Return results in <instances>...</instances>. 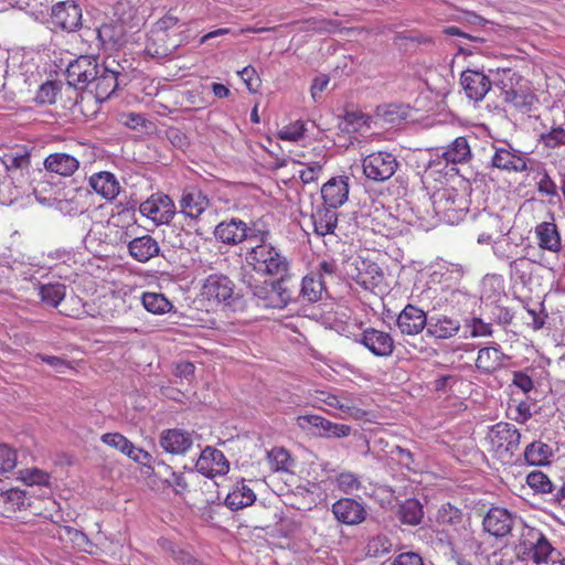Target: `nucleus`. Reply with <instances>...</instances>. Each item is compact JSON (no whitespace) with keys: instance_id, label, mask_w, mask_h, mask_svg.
I'll use <instances>...</instances> for the list:
<instances>
[{"instance_id":"nucleus-1","label":"nucleus","mask_w":565,"mask_h":565,"mask_svg":"<svg viewBox=\"0 0 565 565\" xmlns=\"http://www.w3.org/2000/svg\"><path fill=\"white\" fill-rule=\"evenodd\" d=\"M268 237V231H262L258 235L249 234V241H255L257 244L247 250L246 263L258 274L284 276L289 269V262L271 244L267 243Z\"/></svg>"},{"instance_id":"nucleus-2","label":"nucleus","mask_w":565,"mask_h":565,"mask_svg":"<svg viewBox=\"0 0 565 565\" xmlns=\"http://www.w3.org/2000/svg\"><path fill=\"white\" fill-rule=\"evenodd\" d=\"M198 298L207 310H216L233 307L239 296L235 291L234 281L227 275L214 273L201 280Z\"/></svg>"},{"instance_id":"nucleus-3","label":"nucleus","mask_w":565,"mask_h":565,"mask_svg":"<svg viewBox=\"0 0 565 565\" xmlns=\"http://www.w3.org/2000/svg\"><path fill=\"white\" fill-rule=\"evenodd\" d=\"M521 433L510 423L500 422L487 434V450L501 462H510L520 448Z\"/></svg>"},{"instance_id":"nucleus-4","label":"nucleus","mask_w":565,"mask_h":565,"mask_svg":"<svg viewBox=\"0 0 565 565\" xmlns=\"http://www.w3.org/2000/svg\"><path fill=\"white\" fill-rule=\"evenodd\" d=\"M515 553L522 561L531 559L535 565H547L553 561L552 556L556 550L542 531L525 526L515 546Z\"/></svg>"},{"instance_id":"nucleus-5","label":"nucleus","mask_w":565,"mask_h":565,"mask_svg":"<svg viewBox=\"0 0 565 565\" xmlns=\"http://www.w3.org/2000/svg\"><path fill=\"white\" fill-rule=\"evenodd\" d=\"M41 301L50 307L58 308L60 313L78 318L83 311L82 299L73 296L66 299V286L61 282L43 284L39 288Z\"/></svg>"},{"instance_id":"nucleus-6","label":"nucleus","mask_w":565,"mask_h":565,"mask_svg":"<svg viewBox=\"0 0 565 565\" xmlns=\"http://www.w3.org/2000/svg\"><path fill=\"white\" fill-rule=\"evenodd\" d=\"M47 23L55 32H76L83 25V10L74 0L58 1L52 6Z\"/></svg>"},{"instance_id":"nucleus-7","label":"nucleus","mask_w":565,"mask_h":565,"mask_svg":"<svg viewBox=\"0 0 565 565\" xmlns=\"http://www.w3.org/2000/svg\"><path fill=\"white\" fill-rule=\"evenodd\" d=\"M362 168L366 179L374 182H384L395 174L398 161L391 152L375 151L362 160Z\"/></svg>"},{"instance_id":"nucleus-8","label":"nucleus","mask_w":565,"mask_h":565,"mask_svg":"<svg viewBox=\"0 0 565 565\" xmlns=\"http://www.w3.org/2000/svg\"><path fill=\"white\" fill-rule=\"evenodd\" d=\"M139 212L156 225L168 224L175 215V205L168 194L157 192L140 204Z\"/></svg>"},{"instance_id":"nucleus-9","label":"nucleus","mask_w":565,"mask_h":565,"mask_svg":"<svg viewBox=\"0 0 565 565\" xmlns=\"http://www.w3.org/2000/svg\"><path fill=\"white\" fill-rule=\"evenodd\" d=\"M114 63L115 60L110 61L107 58L102 68H99L96 77L87 87L99 103L107 100L116 92L120 83V77L124 76L120 71L111 67Z\"/></svg>"},{"instance_id":"nucleus-10","label":"nucleus","mask_w":565,"mask_h":565,"mask_svg":"<svg viewBox=\"0 0 565 565\" xmlns=\"http://www.w3.org/2000/svg\"><path fill=\"white\" fill-rule=\"evenodd\" d=\"M348 276L365 290H374L384 279L375 262L360 257L349 264Z\"/></svg>"},{"instance_id":"nucleus-11","label":"nucleus","mask_w":565,"mask_h":565,"mask_svg":"<svg viewBox=\"0 0 565 565\" xmlns=\"http://www.w3.org/2000/svg\"><path fill=\"white\" fill-rule=\"evenodd\" d=\"M97 60L93 56L82 55L71 62L66 68V81L75 88L84 89L99 72Z\"/></svg>"},{"instance_id":"nucleus-12","label":"nucleus","mask_w":565,"mask_h":565,"mask_svg":"<svg viewBox=\"0 0 565 565\" xmlns=\"http://www.w3.org/2000/svg\"><path fill=\"white\" fill-rule=\"evenodd\" d=\"M461 203L462 198H460L458 191L451 186L438 189L431 195V204L435 213L448 222H454L460 216L463 210Z\"/></svg>"},{"instance_id":"nucleus-13","label":"nucleus","mask_w":565,"mask_h":565,"mask_svg":"<svg viewBox=\"0 0 565 565\" xmlns=\"http://www.w3.org/2000/svg\"><path fill=\"white\" fill-rule=\"evenodd\" d=\"M530 159L513 148L494 147L491 167L509 173H522L529 169Z\"/></svg>"},{"instance_id":"nucleus-14","label":"nucleus","mask_w":565,"mask_h":565,"mask_svg":"<svg viewBox=\"0 0 565 565\" xmlns=\"http://www.w3.org/2000/svg\"><path fill=\"white\" fill-rule=\"evenodd\" d=\"M359 343L379 358L391 356L395 349L391 333L375 328L364 329L360 334Z\"/></svg>"},{"instance_id":"nucleus-15","label":"nucleus","mask_w":565,"mask_h":565,"mask_svg":"<svg viewBox=\"0 0 565 565\" xmlns=\"http://www.w3.org/2000/svg\"><path fill=\"white\" fill-rule=\"evenodd\" d=\"M297 425L306 429L308 427H316L320 429L319 435L323 438H343L348 437L352 428L347 424L333 423L320 415H300L296 419Z\"/></svg>"},{"instance_id":"nucleus-16","label":"nucleus","mask_w":565,"mask_h":565,"mask_svg":"<svg viewBox=\"0 0 565 565\" xmlns=\"http://www.w3.org/2000/svg\"><path fill=\"white\" fill-rule=\"evenodd\" d=\"M317 399L328 405L329 407H332L341 412V414L339 415L332 413L331 415L334 417L352 418L355 420H360L366 416V412L358 407L348 393L334 395L321 391L318 392Z\"/></svg>"},{"instance_id":"nucleus-17","label":"nucleus","mask_w":565,"mask_h":565,"mask_svg":"<svg viewBox=\"0 0 565 565\" xmlns=\"http://www.w3.org/2000/svg\"><path fill=\"white\" fill-rule=\"evenodd\" d=\"M195 468L203 476L213 478L227 473L230 465L223 451L207 446L201 451Z\"/></svg>"},{"instance_id":"nucleus-18","label":"nucleus","mask_w":565,"mask_h":565,"mask_svg":"<svg viewBox=\"0 0 565 565\" xmlns=\"http://www.w3.org/2000/svg\"><path fill=\"white\" fill-rule=\"evenodd\" d=\"M427 313L417 306L408 303L399 312L396 319V326L404 335H417L427 329Z\"/></svg>"},{"instance_id":"nucleus-19","label":"nucleus","mask_w":565,"mask_h":565,"mask_svg":"<svg viewBox=\"0 0 565 565\" xmlns=\"http://www.w3.org/2000/svg\"><path fill=\"white\" fill-rule=\"evenodd\" d=\"M268 287V290L262 288L259 291H255V295L265 301V307L285 308L292 300L294 291L285 277L270 282Z\"/></svg>"},{"instance_id":"nucleus-20","label":"nucleus","mask_w":565,"mask_h":565,"mask_svg":"<svg viewBox=\"0 0 565 565\" xmlns=\"http://www.w3.org/2000/svg\"><path fill=\"white\" fill-rule=\"evenodd\" d=\"M460 83L467 97L473 102L482 100L491 89V81L483 72L466 70L461 73Z\"/></svg>"},{"instance_id":"nucleus-21","label":"nucleus","mask_w":565,"mask_h":565,"mask_svg":"<svg viewBox=\"0 0 565 565\" xmlns=\"http://www.w3.org/2000/svg\"><path fill=\"white\" fill-rule=\"evenodd\" d=\"M210 204L209 198L196 188L185 189L179 201L180 212L192 220H199Z\"/></svg>"},{"instance_id":"nucleus-22","label":"nucleus","mask_w":565,"mask_h":565,"mask_svg":"<svg viewBox=\"0 0 565 565\" xmlns=\"http://www.w3.org/2000/svg\"><path fill=\"white\" fill-rule=\"evenodd\" d=\"M334 518L347 525H356L366 518L364 507L351 498H341L332 504Z\"/></svg>"},{"instance_id":"nucleus-23","label":"nucleus","mask_w":565,"mask_h":565,"mask_svg":"<svg viewBox=\"0 0 565 565\" xmlns=\"http://www.w3.org/2000/svg\"><path fill=\"white\" fill-rule=\"evenodd\" d=\"M338 209L323 202L312 210L310 218L315 234L326 236L334 233L339 217Z\"/></svg>"},{"instance_id":"nucleus-24","label":"nucleus","mask_w":565,"mask_h":565,"mask_svg":"<svg viewBox=\"0 0 565 565\" xmlns=\"http://www.w3.org/2000/svg\"><path fill=\"white\" fill-rule=\"evenodd\" d=\"M483 529L495 537L509 534L513 526L511 513L503 508H491L482 521Z\"/></svg>"},{"instance_id":"nucleus-25","label":"nucleus","mask_w":565,"mask_h":565,"mask_svg":"<svg viewBox=\"0 0 565 565\" xmlns=\"http://www.w3.org/2000/svg\"><path fill=\"white\" fill-rule=\"evenodd\" d=\"M321 196L329 206H342L349 198V177L339 175L331 178L322 185Z\"/></svg>"},{"instance_id":"nucleus-26","label":"nucleus","mask_w":565,"mask_h":565,"mask_svg":"<svg viewBox=\"0 0 565 565\" xmlns=\"http://www.w3.org/2000/svg\"><path fill=\"white\" fill-rule=\"evenodd\" d=\"M461 323L457 318L435 315L428 319L426 334L436 340H448L460 331Z\"/></svg>"},{"instance_id":"nucleus-27","label":"nucleus","mask_w":565,"mask_h":565,"mask_svg":"<svg viewBox=\"0 0 565 565\" xmlns=\"http://www.w3.org/2000/svg\"><path fill=\"white\" fill-rule=\"evenodd\" d=\"M508 356L499 344L481 348L475 362L476 369L482 374H493L503 367Z\"/></svg>"},{"instance_id":"nucleus-28","label":"nucleus","mask_w":565,"mask_h":565,"mask_svg":"<svg viewBox=\"0 0 565 565\" xmlns=\"http://www.w3.org/2000/svg\"><path fill=\"white\" fill-rule=\"evenodd\" d=\"M247 231L248 227L244 221L231 218L230 221L218 223L215 227L214 235L216 239L224 244L236 245L245 238H249Z\"/></svg>"},{"instance_id":"nucleus-29","label":"nucleus","mask_w":565,"mask_h":565,"mask_svg":"<svg viewBox=\"0 0 565 565\" xmlns=\"http://www.w3.org/2000/svg\"><path fill=\"white\" fill-rule=\"evenodd\" d=\"M192 444L191 434L177 428L163 430L160 436V446L172 455L185 454Z\"/></svg>"},{"instance_id":"nucleus-30","label":"nucleus","mask_w":565,"mask_h":565,"mask_svg":"<svg viewBox=\"0 0 565 565\" xmlns=\"http://www.w3.org/2000/svg\"><path fill=\"white\" fill-rule=\"evenodd\" d=\"M100 440L105 445L119 450L137 462H141L143 459L150 458L148 451L136 447L128 438L119 433L104 434L102 435Z\"/></svg>"},{"instance_id":"nucleus-31","label":"nucleus","mask_w":565,"mask_h":565,"mask_svg":"<svg viewBox=\"0 0 565 565\" xmlns=\"http://www.w3.org/2000/svg\"><path fill=\"white\" fill-rule=\"evenodd\" d=\"M437 157L445 160L447 164L467 163L471 157V148L465 137H457L446 147L437 149Z\"/></svg>"},{"instance_id":"nucleus-32","label":"nucleus","mask_w":565,"mask_h":565,"mask_svg":"<svg viewBox=\"0 0 565 565\" xmlns=\"http://www.w3.org/2000/svg\"><path fill=\"white\" fill-rule=\"evenodd\" d=\"M96 32L98 41L106 49H119L126 42L125 25L119 21L103 23Z\"/></svg>"},{"instance_id":"nucleus-33","label":"nucleus","mask_w":565,"mask_h":565,"mask_svg":"<svg viewBox=\"0 0 565 565\" xmlns=\"http://www.w3.org/2000/svg\"><path fill=\"white\" fill-rule=\"evenodd\" d=\"M535 237L541 249L558 253L562 248L561 235L554 221L537 224Z\"/></svg>"},{"instance_id":"nucleus-34","label":"nucleus","mask_w":565,"mask_h":565,"mask_svg":"<svg viewBox=\"0 0 565 565\" xmlns=\"http://www.w3.org/2000/svg\"><path fill=\"white\" fill-rule=\"evenodd\" d=\"M128 250L134 259L146 263L159 254L160 246L152 236L142 235L129 242Z\"/></svg>"},{"instance_id":"nucleus-35","label":"nucleus","mask_w":565,"mask_h":565,"mask_svg":"<svg viewBox=\"0 0 565 565\" xmlns=\"http://www.w3.org/2000/svg\"><path fill=\"white\" fill-rule=\"evenodd\" d=\"M89 184L97 194L108 201L114 200L120 192L119 182L108 171L94 173L89 178Z\"/></svg>"},{"instance_id":"nucleus-36","label":"nucleus","mask_w":565,"mask_h":565,"mask_svg":"<svg viewBox=\"0 0 565 565\" xmlns=\"http://www.w3.org/2000/svg\"><path fill=\"white\" fill-rule=\"evenodd\" d=\"M44 167L50 172L70 177L78 169L79 162L71 154L55 152L45 158Z\"/></svg>"},{"instance_id":"nucleus-37","label":"nucleus","mask_w":565,"mask_h":565,"mask_svg":"<svg viewBox=\"0 0 565 565\" xmlns=\"http://www.w3.org/2000/svg\"><path fill=\"white\" fill-rule=\"evenodd\" d=\"M28 498L23 490L9 489L0 492V515L11 518L15 512L25 509Z\"/></svg>"},{"instance_id":"nucleus-38","label":"nucleus","mask_w":565,"mask_h":565,"mask_svg":"<svg viewBox=\"0 0 565 565\" xmlns=\"http://www.w3.org/2000/svg\"><path fill=\"white\" fill-rule=\"evenodd\" d=\"M256 500V494L244 481L237 483L232 491L228 492L225 504L232 511H237L252 505Z\"/></svg>"},{"instance_id":"nucleus-39","label":"nucleus","mask_w":565,"mask_h":565,"mask_svg":"<svg viewBox=\"0 0 565 565\" xmlns=\"http://www.w3.org/2000/svg\"><path fill=\"white\" fill-rule=\"evenodd\" d=\"M552 456V447L541 440L531 443L524 449V459L531 466H545Z\"/></svg>"},{"instance_id":"nucleus-40","label":"nucleus","mask_w":565,"mask_h":565,"mask_svg":"<svg viewBox=\"0 0 565 565\" xmlns=\"http://www.w3.org/2000/svg\"><path fill=\"white\" fill-rule=\"evenodd\" d=\"M141 303L143 308L152 315H164L173 308L172 302L161 292H142Z\"/></svg>"},{"instance_id":"nucleus-41","label":"nucleus","mask_w":565,"mask_h":565,"mask_svg":"<svg viewBox=\"0 0 565 565\" xmlns=\"http://www.w3.org/2000/svg\"><path fill=\"white\" fill-rule=\"evenodd\" d=\"M326 290V280H320L316 275L307 274L302 278L300 294L308 302L319 301Z\"/></svg>"},{"instance_id":"nucleus-42","label":"nucleus","mask_w":565,"mask_h":565,"mask_svg":"<svg viewBox=\"0 0 565 565\" xmlns=\"http://www.w3.org/2000/svg\"><path fill=\"white\" fill-rule=\"evenodd\" d=\"M423 516V505L417 499H407L401 504L399 520L402 523L417 525L422 522Z\"/></svg>"},{"instance_id":"nucleus-43","label":"nucleus","mask_w":565,"mask_h":565,"mask_svg":"<svg viewBox=\"0 0 565 565\" xmlns=\"http://www.w3.org/2000/svg\"><path fill=\"white\" fill-rule=\"evenodd\" d=\"M168 34L153 33L150 42L146 46V51L149 55L157 58H162L170 55L177 47V44H168L166 42Z\"/></svg>"},{"instance_id":"nucleus-44","label":"nucleus","mask_w":565,"mask_h":565,"mask_svg":"<svg viewBox=\"0 0 565 565\" xmlns=\"http://www.w3.org/2000/svg\"><path fill=\"white\" fill-rule=\"evenodd\" d=\"M267 459L274 471H289L294 466V459L282 447H275L267 452Z\"/></svg>"},{"instance_id":"nucleus-45","label":"nucleus","mask_w":565,"mask_h":565,"mask_svg":"<svg viewBox=\"0 0 565 565\" xmlns=\"http://www.w3.org/2000/svg\"><path fill=\"white\" fill-rule=\"evenodd\" d=\"M436 521L445 526H458L462 522V511L451 503H444L437 511Z\"/></svg>"},{"instance_id":"nucleus-46","label":"nucleus","mask_w":565,"mask_h":565,"mask_svg":"<svg viewBox=\"0 0 565 565\" xmlns=\"http://www.w3.org/2000/svg\"><path fill=\"white\" fill-rule=\"evenodd\" d=\"M335 484L339 491L344 494H353L362 488L358 475L351 471H342L335 477Z\"/></svg>"},{"instance_id":"nucleus-47","label":"nucleus","mask_w":565,"mask_h":565,"mask_svg":"<svg viewBox=\"0 0 565 565\" xmlns=\"http://www.w3.org/2000/svg\"><path fill=\"white\" fill-rule=\"evenodd\" d=\"M20 480L28 486H49L51 476L39 468H25L19 471Z\"/></svg>"},{"instance_id":"nucleus-48","label":"nucleus","mask_w":565,"mask_h":565,"mask_svg":"<svg viewBox=\"0 0 565 565\" xmlns=\"http://www.w3.org/2000/svg\"><path fill=\"white\" fill-rule=\"evenodd\" d=\"M309 274L316 275L320 278V280H333L338 275L337 260L331 257L322 258L317 265L316 269L311 270Z\"/></svg>"},{"instance_id":"nucleus-49","label":"nucleus","mask_w":565,"mask_h":565,"mask_svg":"<svg viewBox=\"0 0 565 565\" xmlns=\"http://www.w3.org/2000/svg\"><path fill=\"white\" fill-rule=\"evenodd\" d=\"M306 127L305 122L301 120H296L284 126L278 131V138L284 141H298L305 136Z\"/></svg>"},{"instance_id":"nucleus-50","label":"nucleus","mask_w":565,"mask_h":565,"mask_svg":"<svg viewBox=\"0 0 565 565\" xmlns=\"http://www.w3.org/2000/svg\"><path fill=\"white\" fill-rule=\"evenodd\" d=\"M526 483L536 492L550 493L552 492V482L548 477L542 471H532L526 477Z\"/></svg>"},{"instance_id":"nucleus-51","label":"nucleus","mask_w":565,"mask_h":565,"mask_svg":"<svg viewBox=\"0 0 565 565\" xmlns=\"http://www.w3.org/2000/svg\"><path fill=\"white\" fill-rule=\"evenodd\" d=\"M58 90L60 88L55 82L47 81L40 86L35 95V102L39 104H53Z\"/></svg>"},{"instance_id":"nucleus-52","label":"nucleus","mask_w":565,"mask_h":565,"mask_svg":"<svg viewBox=\"0 0 565 565\" xmlns=\"http://www.w3.org/2000/svg\"><path fill=\"white\" fill-rule=\"evenodd\" d=\"M237 75L245 83L248 92H250V93L258 92V89L262 85V81H260V77L257 74L256 70L253 66L248 65V66L244 67L242 71L237 72Z\"/></svg>"},{"instance_id":"nucleus-53","label":"nucleus","mask_w":565,"mask_h":565,"mask_svg":"<svg viewBox=\"0 0 565 565\" xmlns=\"http://www.w3.org/2000/svg\"><path fill=\"white\" fill-rule=\"evenodd\" d=\"M17 466V454L7 445H0V473L9 472Z\"/></svg>"},{"instance_id":"nucleus-54","label":"nucleus","mask_w":565,"mask_h":565,"mask_svg":"<svg viewBox=\"0 0 565 565\" xmlns=\"http://www.w3.org/2000/svg\"><path fill=\"white\" fill-rule=\"evenodd\" d=\"M543 145L547 148H556L565 145V129L562 127L552 128L547 134L541 136Z\"/></svg>"},{"instance_id":"nucleus-55","label":"nucleus","mask_w":565,"mask_h":565,"mask_svg":"<svg viewBox=\"0 0 565 565\" xmlns=\"http://www.w3.org/2000/svg\"><path fill=\"white\" fill-rule=\"evenodd\" d=\"M179 18L177 17L173 10H169L162 18H160L156 22V29L152 31L153 33H164L167 31L174 28L179 23Z\"/></svg>"},{"instance_id":"nucleus-56","label":"nucleus","mask_w":565,"mask_h":565,"mask_svg":"<svg viewBox=\"0 0 565 565\" xmlns=\"http://www.w3.org/2000/svg\"><path fill=\"white\" fill-rule=\"evenodd\" d=\"M540 179L537 181V190L540 193L554 196L557 194V185L548 175V173L543 170L539 173Z\"/></svg>"},{"instance_id":"nucleus-57","label":"nucleus","mask_w":565,"mask_h":565,"mask_svg":"<svg viewBox=\"0 0 565 565\" xmlns=\"http://www.w3.org/2000/svg\"><path fill=\"white\" fill-rule=\"evenodd\" d=\"M321 170V163L313 162L305 166V168L299 171V177L305 184L312 183L319 179Z\"/></svg>"},{"instance_id":"nucleus-58","label":"nucleus","mask_w":565,"mask_h":565,"mask_svg":"<svg viewBox=\"0 0 565 565\" xmlns=\"http://www.w3.org/2000/svg\"><path fill=\"white\" fill-rule=\"evenodd\" d=\"M392 455L397 457L398 462L404 466L407 470L414 471V455L409 449H405L401 446H395L391 451Z\"/></svg>"},{"instance_id":"nucleus-59","label":"nucleus","mask_w":565,"mask_h":565,"mask_svg":"<svg viewBox=\"0 0 565 565\" xmlns=\"http://www.w3.org/2000/svg\"><path fill=\"white\" fill-rule=\"evenodd\" d=\"M470 327L473 338L490 337L493 333L491 323L484 322L481 318H472Z\"/></svg>"},{"instance_id":"nucleus-60","label":"nucleus","mask_w":565,"mask_h":565,"mask_svg":"<svg viewBox=\"0 0 565 565\" xmlns=\"http://www.w3.org/2000/svg\"><path fill=\"white\" fill-rule=\"evenodd\" d=\"M393 565H424V562L419 554L415 552H405L398 554L394 558Z\"/></svg>"},{"instance_id":"nucleus-61","label":"nucleus","mask_w":565,"mask_h":565,"mask_svg":"<svg viewBox=\"0 0 565 565\" xmlns=\"http://www.w3.org/2000/svg\"><path fill=\"white\" fill-rule=\"evenodd\" d=\"M512 383L525 394L532 391L534 386L533 380L526 373L521 371L513 373Z\"/></svg>"},{"instance_id":"nucleus-62","label":"nucleus","mask_w":565,"mask_h":565,"mask_svg":"<svg viewBox=\"0 0 565 565\" xmlns=\"http://www.w3.org/2000/svg\"><path fill=\"white\" fill-rule=\"evenodd\" d=\"M164 481L172 487L177 493H182L188 488V483L182 473L171 472L170 477L164 478Z\"/></svg>"},{"instance_id":"nucleus-63","label":"nucleus","mask_w":565,"mask_h":565,"mask_svg":"<svg viewBox=\"0 0 565 565\" xmlns=\"http://www.w3.org/2000/svg\"><path fill=\"white\" fill-rule=\"evenodd\" d=\"M194 372H195V366L193 363L188 362V361H182L175 365L174 374L178 377L190 380L191 377L194 376Z\"/></svg>"},{"instance_id":"nucleus-64","label":"nucleus","mask_w":565,"mask_h":565,"mask_svg":"<svg viewBox=\"0 0 565 565\" xmlns=\"http://www.w3.org/2000/svg\"><path fill=\"white\" fill-rule=\"evenodd\" d=\"M329 84V78L326 75L318 76L312 81L311 84V96L313 99H317V96L322 93Z\"/></svg>"}]
</instances>
